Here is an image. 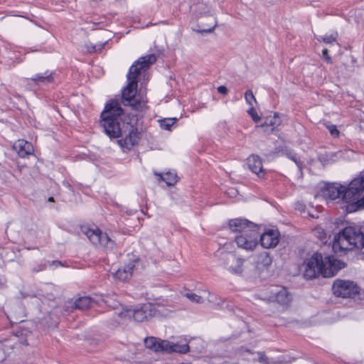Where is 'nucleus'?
I'll return each instance as SVG.
<instances>
[{
  "mask_svg": "<svg viewBox=\"0 0 364 364\" xmlns=\"http://www.w3.org/2000/svg\"><path fill=\"white\" fill-rule=\"evenodd\" d=\"M122 109L117 102L112 101L107 104L101 114V125L105 133L110 138H117L123 134L124 137L118 140L119 144L124 149H130L135 146L139 139V133L136 128L129 124H120V115Z\"/></svg>",
  "mask_w": 364,
  "mask_h": 364,
  "instance_id": "nucleus-1",
  "label": "nucleus"
},
{
  "mask_svg": "<svg viewBox=\"0 0 364 364\" xmlns=\"http://www.w3.org/2000/svg\"><path fill=\"white\" fill-rule=\"evenodd\" d=\"M156 60L154 55L151 54L141 57L133 64L127 75L128 84L122 91V102L125 106H130L138 112L146 108V102L135 98L137 88V77L142 70L147 69Z\"/></svg>",
  "mask_w": 364,
  "mask_h": 364,
  "instance_id": "nucleus-2",
  "label": "nucleus"
},
{
  "mask_svg": "<svg viewBox=\"0 0 364 364\" xmlns=\"http://www.w3.org/2000/svg\"><path fill=\"white\" fill-rule=\"evenodd\" d=\"M341 262L333 256H326L324 258L320 253H314L304 265V275L306 279H314L322 275L323 277H331L335 275L341 269Z\"/></svg>",
  "mask_w": 364,
  "mask_h": 364,
  "instance_id": "nucleus-3",
  "label": "nucleus"
},
{
  "mask_svg": "<svg viewBox=\"0 0 364 364\" xmlns=\"http://www.w3.org/2000/svg\"><path fill=\"white\" fill-rule=\"evenodd\" d=\"M364 192V172L348 184V188L343 191V200L348 204L346 206L347 213L364 209V196L360 198Z\"/></svg>",
  "mask_w": 364,
  "mask_h": 364,
  "instance_id": "nucleus-4",
  "label": "nucleus"
},
{
  "mask_svg": "<svg viewBox=\"0 0 364 364\" xmlns=\"http://www.w3.org/2000/svg\"><path fill=\"white\" fill-rule=\"evenodd\" d=\"M350 252L358 259H364V235L360 230L347 226L343 228V255Z\"/></svg>",
  "mask_w": 364,
  "mask_h": 364,
  "instance_id": "nucleus-5",
  "label": "nucleus"
},
{
  "mask_svg": "<svg viewBox=\"0 0 364 364\" xmlns=\"http://www.w3.org/2000/svg\"><path fill=\"white\" fill-rule=\"evenodd\" d=\"M146 348L155 352L186 353L189 350L188 344L173 343L168 341L150 337L144 340Z\"/></svg>",
  "mask_w": 364,
  "mask_h": 364,
  "instance_id": "nucleus-6",
  "label": "nucleus"
},
{
  "mask_svg": "<svg viewBox=\"0 0 364 364\" xmlns=\"http://www.w3.org/2000/svg\"><path fill=\"white\" fill-rule=\"evenodd\" d=\"M81 231L96 247H102L107 250H112L114 247V242L109 238L107 233L102 232L97 228H91L82 226Z\"/></svg>",
  "mask_w": 364,
  "mask_h": 364,
  "instance_id": "nucleus-7",
  "label": "nucleus"
},
{
  "mask_svg": "<svg viewBox=\"0 0 364 364\" xmlns=\"http://www.w3.org/2000/svg\"><path fill=\"white\" fill-rule=\"evenodd\" d=\"M259 232L258 228L244 234L236 235L235 241L238 247L247 251H252L258 244Z\"/></svg>",
  "mask_w": 364,
  "mask_h": 364,
  "instance_id": "nucleus-8",
  "label": "nucleus"
},
{
  "mask_svg": "<svg viewBox=\"0 0 364 364\" xmlns=\"http://www.w3.org/2000/svg\"><path fill=\"white\" fill-rule=\"evenodd\" d=\"M161 306H154L151 304H145L141 306L132 309V318L137 322L147 321L156 315V313H161Z\"/></svg>",
  "mask_w": 364,
  "mask_h": 364,
  "instance_id": "nucleus-9",
  "label": "nucleus"
},
{
  "mask_svg": "<svg viewBox=\"0 0 364 364\" xmlns=\"http://www.w3.org/2000/svg\"><path fill=\"white\" fill-rule=\"evenodd\" d=\"M221 259L223 261L225 267L232 273L240 274L243 272L244 259L237 257L232 252L225 253L221 252Z\"/></svg>",
  "mask_w": 364,
  "mask_h": 364,
  "instance_id": "nucleus-10",
  "label": "nucleus"
},
{
  "mask_svg": "<svg viewBox=\"0 0 364 364\" xmlns=\"http://www.w3.org/2000/svg\"><path fill=\"white\" fill-rule=\"evenodd\" d=\"M269 295L267 299L276 301L282 305H287L291 301V296L287 290L282 287H273L269 289Z\"/></svg>",
  "mask_w": 364,
  "mask_h": 364,
  "instance_id": "nucleus-11",
  "label": "nucleus"
},
{
  "mask_svg": "<svg viewBox=\"0 0 364 364\" xmlns=\"http://www.w3.org/2000/svg\"><path fill=\"white\" fill-rule=\"evenodd\" d=\"M229 228L232 232H235L237 235L244 234L245 232L258 228L253 223L241 218L230 220L229 221Z\"/></svg>",
  "mask_w": 364,
  "mask_h": 364,
  "instance_id": "nucleus-12",
  "label": "nucleus"
},
{
  "mask_svg": "<svg viewBox=\"0 0 364 364\" xmlns=\"http://www.w3.org/2000/svg\"><path fill=\"white\" fill-rule=\"evenodd\" d=\"M362 295L363 293L360 292V289L356 283L353 281L343 280V299L349 298L353 299L357 296L358 299L361 300L364 299Z\"/></svg>",
  "mask_w": 364,
  "mask_h": 364,
  "instance_id": "nucleus-13",
  "label": "nucleus"
},
{
  "mask_svg": "<svg viewBox=\"0 0 364 364\" xmlns=\"http://www.w3.org/2000/svg\"><path fill=\"white\" fill-rule=\"evenodd\" d=\"M138 264L139 259L134 258L131 259L124 268L114 270L112 274L116 279L120 281H125L132 277L133 271L136 268Z\"/></svg>",
  "mask_w": 364,
  "mask_h": 364,
  "instance_id": "nucleus-14",
  "label": "nucleus"
},
{
  "mask_svg": "<svg viewBox=\"0 0 364 364\" xmlns=\"http://www.w3.org/2000/svg\"><path fill=\"white\" fill-rule=\"evenodd\" d=\"M279 232L274 230H269L262 235L259 234L261 245L264 248L276 247L279 242Z\"/></svg>",
  "mask_w": 364,
  "mask_h": 364,
  "instance_id": "nucleus-15",
  "label": "nucleus"
},
{
  "mask_svg": "<svg viewBox=\"0 0 364 364\" xmlns=\"http://www.w3.org/2000/svg\"><path fill=\"white\" fill-rule=\"evenodd\" d=\"M341 185L338 183H327L321 189V196L325 199L333 200L339 197Z\"/></svg>",
  "mask_w": 364,
  "mask_h": 364,
  "instance_id": "nucleus-16",
  "label": "nucleus"
},
{
  "mask_svg": "<svg viewBox=\"0 0 364 364\" xmlns=\"http://www.w3.org/2000/svg\"><path fill=\"white\" fill-rule=\"evenodd\" d=\"M247 163L249 168L259 177H262L264 170L262 168V162L259 156L257 155H252L247 159Z\"/></svg>",
  "mask_w": 364,
  "mask_h": 364,
  "instance_id": "nucleus-17",
  "label": "nucleus"
},
{
  "mask_svg": "<svg viewBox=\"0 0 364 364\" xmlns=\"http://www.w3.org/2000/svg\"><path fill=\"white\" fill-rule=\"evenodd\" d=\"M14 149L21 157H25L32 154L33 148L32 144L23 139H19L14 144Z\"/></svg>",
  "mask_w": 364,
  "mask_h": 364,
  "instance_id": "nucleus-18",
  "label": "nucleus"
},
{
  "mask_svg": "<svg viewBox=\"0 0 364 364\" xmlns=\"http://www.w3.org/2000/svg\"><path fill=\"white\" fill-rule=\"evenodd\" d=\"M280 124V119L277 114H274L273 117H268L265 119L264 122L260 126L264 132H273L274 127Z\"/></svg>",
  "mask_w": 364,
  "mask_h": 364,
  "instance_id": "nucleus-19",
  "label": "nucleus"
},
{
  "mask_svg": "<svg viewBox=\"0 0 364 364\" xmlns=\"http://www.w3.org/2000/svg\"><path fill=\"white\" fill-rule=\"evenodd\" d=\"M93 303L94 301L90 296H82L75 301L73 308L85 311L89 309Z\"/></svg>",
  "mask_w": 364,
  "mask_h": 364,
  "instance_id": "nucleus-20",
  "label": "nucleus"
},
{
  "mask_svg": "<svg viewBox=\"0 0 364 364\" xmlns=\"http://www.w3.org/2000/svg\"><path fill=\"white\" fill-rule=\"evenodd\" d=\"M257 358H255L254 361H257L262 364H287L288 362L284 360H276L269 358L264 352H257Z\"/></svg>",
  "mask_w": 364,
  "mask_h": 364,
  "instance_id": "nucleus-21",
  "label": "nucleus"
},
{
  "mask_svg": "<svg viewBox=\"0 0 364 364\" xmlns=\"http://www.w3.org/2000/svg\"><path fill=\"white\" fill-rule=\"evenodd\" d=\"M336 225V228L338 229L336 231L333 229V239L332 241V250L335 253H339L341 252V230L338 229V225L337 223L335 224Z\"/></svg>",
  "mask_w": 364,
  "mask_h": 364,
  "instance_id": "nucleus-22",
  "label": "nucleus"
},
{
  "mask_svg": "<svg viewBox=\"0 0 364 364\" xmlns=\"http://www.w3.org/2000/svg\"><path fill=\"white\" fill-rule=\"evenodd\" d=\"M132 308L120 306V307L115 311V314L119 317L118 322L120 323L131 319L132 316Z\"/></svg>",
  "mask_w": 364,
  "mask_h": 364,
  "instance_id": "nucleus-23",
  "label": "nucleus"
},
{
  "mask_svg": "<svg viewBox=\"0 0 364 364\" xmlns=\"http://www.w3.org/2000/svg\"><path fill=\"white\" fill-rule=\"evenodd\" d=\"M339 151L336 152H326L319 156V161L323 164L327 165L333 162L338 161L340 159L338 155Z\"/></svg>",
  "mask_w": 364,
  "mask_h": 364,
  "instance_id": "nucleus-24",
  "label": "nucleus"
},
{
  "mask_svg": "<svg viewBox=\"0 0 364 364\" xmlns=\"http://www.w3.org/2000/svg\"><path fill=\"white\" fill-rule=\"evenodd\" d=\"M31 80L36 84H38L39 82H50L53 80V73L47 70L44 73H38L35 77L31 78Z\"/></svg>",
  "mask_w": 364,
  "mask_h": 364,
  "instance_id": "nucleus-25",
  "label": "nucleus"
},
{
  "mask_svg": "<svg viewBox=\"0 0 364 364\" xmlns=\"http://www.w3.org/2000/svg\"><path fill=\"white\" fill-rule=\"evenodd\" d=\"M160 177L168 186H174L178 182V176L175 173L167 172Z\"/></svg>",
  "mask_w": 364,
  "mask_h": 364,
  "instance_id": "nucleus-26",
  "label": "nucleus"
},
{
  "mask_svg": "<svg viewBox=\"0 0 364 364\" xmlns=\"http://www.w3.org/2000/svg\"><path fill=\"white\" fill-rule=\"evenodd\" d=\"M208 17H209V21L210 22L209 24V27H206L203 24V21H201L200 23H202V26H201L202 28L200 30H198V32L211 33L213 31V29L215 28V27L217 25L216 18L213 14H210Z\"/></svg>",
  "mask_w": 364,
  "mask_h": 364,
  "instance_id": "nucleus-27",
  "label": "nucleus"
},
{
  "mask_svg": "<svg viewBox=\"0 0 364 364\" xmlns=\"http://www.w3.org/2000/svg\"><path fill=\"white\" fill-rule=\"evenodd\" d=\"M185 296L196 304H202L204 301L203 296L197 295L195 293L188 292L185 294Z\"/></svg>",
  "mask_w": 364,
  "mask_h": 364,
  "instance_id": "nucleus-28",
  "label": "nucleus"
},
{
  "mask_svg": "<svg viewBox=\"0 0 364 364\" xmlns=\"http://www.w3.org/2000/svg\"><path fill=\"white\" fill-rule=\"evenodd\" d=\"M333 293L338 297L341 296V280L336 279L332 287Z\"/></svg>",
  "mask_w": 364,
  "mask_h": 364,
  "instance_id": "nucleus-29",
  "label": "nucleus"
},
{
  "mask_svg": "<svg viewBox=\"0 0 364 364\" xmlns=\"http://www.w3.org/2000/svg\"><path fill=\"white\" fill-rule=\"evenodd\" d=\"M314 235L321 241L326 240V235L324 230L320 227H318L314 230Z\"/></svg>",
  "mask_w": 364,
  "mask_h": 364,
  "instance_id": "nucleus-30",
  "label": "nucleus"
},
{
  "mask_svg": "<svg viewBox=\"0 0 364 364\" xmlns=\"http://www.w3.org/2000/svg\"><path fill=\"white\" fill-rule=\"evenodd\" d=\"M176 118L165 119L161 122V127L165 129H170L171 127L175 123Z\"/></svg>",
  "mask_w": 364,
  "mask_h": 364,
  "instance_id": "nucleus-31",
  "label": "nucleus"
},
{
  "mask_svg": "<svg viewBox=\"0 0 364 364\" xmlns=\"http://www.w3.org/2000/svg\"><path fill=\"white\" fill-rule=\"evenodd\" d=\"M326 128L328 129L332 136L337 138L339 136L340 132L337 129L336 125L328 124L326 126Z\"/></svg>",
  "mask_w": 364,
  "mask_h": 364,
  "instance_id": "nucleus-32",
  "label": "nucleus"
},
{
  "mask_svg": "<svg viewBox=\"0 0 364 364\" xmlns=\"http://www.w3.org/2000/svg\"><path fill=\"white\" fill-rule=\"evenodd\" d=\"M245 98L248 104L252 105V102H256V99L251 90H247L245 94Z\"/></svg>",
  "mask_w": 364,
  "mask_h": 364,
  "instance_id": "nucleus-33",
  "label": "nucleus"
},
{
  "mask_svg": "<svg viewBox=\"0 0 364 364\" xmlns=\"http://www.w3.org/2000/svg\"><path fill=\"white\" fill-rule=\"evenodd\" d=\"M248 114L251 116L252 120L255 122H258L260 119V117L258 116L257 113L253 107H251L248 111Z\"/></svg>",
  "mask_w": 364,
  "mask_h": 364,
  "instance_id": "nucleus-34",
  "label": "nucleus"
},
{
  "mask_svg": "<svg viewBox=\"0 0 364 364\" xmlns=\"http://www.w3.org/2000/svg\"><path fill=\"white\" fill-rule=\"evenodd\" d=\"M317 39H318V41H323V42H325L326 43H330L335 40V37H333L332 35H331V36H319V37H317Z\"/></svg>",
  "mask_w": 364,
  "mask_h": 364,
  "instance_id": "nucleus-35",
  "label": "nucleus"
},
{
  "mask_svg": "<svg viewBox=\"0 0 364 364\" xmlns=\"http://www.w3.org/2000/svg\"><path fill=\"white\" fill-rule=\"evenodd\" d=\"M289 158L291 159L292 161L295 162V164L298 166L300 171H301L302 168V163L298 160L295 156L289 154Z\"/></svg>",
  "mask_w": 364,
  "mask_h": 364,
  "instance_id": "nucleus-36",
  "label": "nucleus"
},
{
  "mask_svg": "<svg viewBox=\"0 0 364 364\" xmlns=\"http://www.w3.org/2000/svg\"><path fill=\"white\" fill-rule=\"evenodd\" d=\"M198 10L203 11V13L201 12V14H204V15L210 12V9L207 6H203V5L199 6Z\"/></svg>",
  "mask_w": 364,
  "mask_h": 364,
  "instance_id": "nucleus-37",
  "label": "nucleus"
},
{
  "mask_svg": "<svg viewBox=\"0 0 364 364\" xmlns=\"http://www.w3.org/2000/svg\"><path fill=\"white\" fill-rule=\"evenodd\" d=\"M323 57L324 58L325 60L328 63H331V58L329 57L328 54V50L326 48L323 49L322 51Z\"/></svg>",
  "mask_w": 364,
  "mask_h": 364,
  "instance_id": "nucleus-38",
  "label": "nucleus"
},
{
  "mask_svg": "<svg viewBox=\"0 0 364 364\" xmlns=\"http://www.w3.org/2000/svg\"><path fill=\"white\" fill-rule=\"evenodd\" d=\"M218 91L220 94L226 95L228 93V88L225 86L221 85L218 87Z\"/></svg>",
  "mask_w": 364,
  "mask_h": 364,
  "instance_id": "nucleus-39",
  "label": "nucleus"
},
{
  "mask_svg": "<svg viewBox=\"0 0 364 364\" xmlns=\"http://www.w3.org/2000/svg\"><path fill=\"white\" fill-rule=\"evenodd\" d=\"M261 257L265 264L268 265L271 263V258L267 255H262Z\"/></svg>",
  "mask_w": 364,
  "mask_h": 364,
  "instance_id": "nucleus-40",
  "label": "nucleus"
},
{
  "mask_svg": "<svg viewBox=\"0 0 364 364\" xmlns=\"http://www.w3.org/2000/svg\"><path fill=\"white\" fill-rule=\"evenodd\" d=\"M103 46H104V44L100 45V48H97V50H100V49H102V48H103ZM96 47H97L96 46H92L90 48H88V51H89V52L96 51V50H97Z\"/></svg>",
  "mask_w": 364,
  "mask_h": 364,
  "instance_id": "nucleus-41",
  "label": "nucleus"
},
{
  "mask_svg": "<svg viewBox=\"0 0 364 364\" xmlns=\"http://www.w3.org/2000/svg\"><path fill=\"white\" fill-rule=\"evenodd\" d=\"M48 200L49 201H53V197L49 198Z\"/></svg>",
  "mask_w": 364,
  "mask_h": 364,
  "instance_id": "nucleus-42",
  "label": "nucleus"
},
{
  "mask_svg": "<svg viewBox=\"0 0 364 364\" xmlns=\"http://www.w3.org/2000/svg\"><path fill=\"white\" fill-rule=\"evenodd\" d=\"M44 268H45V265L43 266L42 269H43ZM39 271H40V269L36 270V272H39Z\"/></svg>",
  "mask_w": 364,
  "mask_h": 364,
  "instance_id": "nucleus-43",
  "label": "nucleus"
},
{
  "mask_svg": "<svg viewBox=\"0 0 364 364\" xmlns=\"http://www.w3.org/2000/svg\"><path fill=\"white\" fill-rule=\"evenodd\" d=\"M342 265H343V268H344L346 267V264L343 262L342 263Z\"/></svg>",
  "mask_w": 364,
  "mask_h": 364,
  "instance_id": "nucleus-44",
  "label": "nucleus"
}]
</instances>
